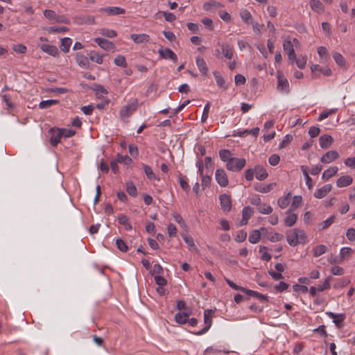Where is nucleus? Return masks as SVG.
<instances>
[{"mask_svg": "<svg viewBox=\"0 0 355 355\" xmlns=\"http://www.w3.org/2000/svg\"><path fill=\"white\" fill-rule=\"evenodd\" d=\"M286 240L291 246L308 242L307 236L304 230L298 228L291 230L286 232Z\"/></svg>", "mask_w": 355, "mask_h": 355, "instance_id": "f257e3e1", "label": "nucleus"}, {"mask_svg": "<svg viewBox=\"0 0 355 355\" xmlns=\"http://www.w3.org/2000/svg\"><path fill=\"white\" fill-rule=\"evenodd\" d=\"M300 46V42L297 38L288 37L283 41L284 51L288 54V60L294 62L295 60V48L298 49Z\"/></svg>", "mask_w": 355, "mask_h": 355, "instance_id": "f03ea898", "label": "nucleus"}, {"mask_svg": "<svg viewBox=\"0 0 355 355\" xmlns=\"http://www.w3.org/2000/svg\"><path fill=\"white\" fill-rule=\"evenodd\" d=\"M137 107V100L135 99L132 103L124 105L120 110L119 114L123 121L128 123L130 116L136 111Z\"/></svg>", "mask_w": 355, "mask_h": 355, "instance_id": "7ed1b4c3", "label": "nucleus"}, {"mask_svg": "<svg viewBox=\"0 0 355 355\" xmlns=\"http://www.w3.org/2000/svg\"><path fill=\"white\" fill-rule=\"evenodd\" d=\"M246 161L244 158L233 157L230 162L226 164V168L230 171H240L245 166Z\"/></svg>", "mask_w": 355, "mask_h": 355, "instance_id": "20e7f679", "label": "nucleus"}, {"mask_svg": "<svg viewBox=\"0 0 355 355\" xmlns=\"http://www.w3.org/2000/svg\"><path fill=\"white\" fill-rule=\"evenodd\" d=\"M214 311L211 309H206L204 311V322H205V327L197 331L194 332L193 334L197 336H200L206 332L208 331V330L210 329L211 324H212V317H213Z\"/></svg>", "mask_w": 355, "mask_h": 355, "instance_id": "39448f33", "label": "nucleus"}, {"mask_svg": "<svg viewBox=\"0 0 355 355\" xmlns=\"http://www.w3.org/2000/svg\"><path fill=\"white\" fill-rule=\"evenodd\" d=\"M215 179L221 187H226L229 184L227 174L223 168H217L216 170Z\"/></svg>", "mask_w": 355, "mask_h": 355, "instance_id": "423d86ee", "label": "nucleus"}, {"mask_svg": "<svg viewBox=\"0 0 355 355\" xmlns=\"http://www.w3.org/2000/svg\"><path fill=\"white\" fill-rule=\"evenodd\" d=\"M326 314L333 320L334 323L338 328L343 327V322L346 318L344 313L337 314L332 312H327Z\"/></svg>", "mask_w": 355, "mask_h": 355, "instance_id": "0eeeda50", "label": "nucleus"}, {"mask_svg": "<svg viewBox=\"0 0 355 355\" xmlns=\"http://www.w3.org/2000/svg\"><path fill=\"white\" fill-rule=\"evenodd\" d=\"M158 53H159V57L163 59H170V60H173L174 62H178V57H177L176 54L170 49L161 48L158 51Z\"/></svg>", "mask_w": 355, "mask_h": 355, "instance_id": "6e6552de", "label": "nucleus"}, {"mask_svg": "<svg viewBox=\"0 0 355 355\" xmlns=\"http://www.w3.org/2000/svg\"><path fill=\"white\" fill-rule=\"evenodd\" d=\"M219 200L221 209L224 211H230L232 208V200L230 196L224 193L219 196Z\"/></svg>", "mask_w": 355, "mask_h": 355, "instance_id": "1a4fd4ad", "label": "nucleus"}, {"mask_svg": "<svg viewBox=\"0 0 355 355\" xmlns=\"http://www.w3.org/2000/svg\"><path fill=\"white\" fill-rule=\"evenodd\" d=\"M338 157L339 154L336 150H330L322 156L320 161L324 164H329L337 159Z\"/></svg>", "mask_w": 355, "mask_h": 355, "instance_id": "9d476101", "label": "nucleus"}, {"mask_svg": "<svg viewBox=\"0 0 355 355\" xmlns=\"http://www.w3.org/2000/svg\"><path fill=\"white\" fill-rule=\"evenodd\" d=\"M223 56L226 59L231 60L234 55V47L232 45L227 43L223 42L220 44Z\"/></svg>", "mask_w": 355, "mask_h": 355, "instance_id": "9b49d317", "label": "nucleus"}, {"mask_svg": "<svg viewBox=\"0 0 355 355\" xmlns=\"http://www.w3.org/2000/svg\"><path fill=\"white\" fill-rule=\"evenodd\" d=\"M94 42L103 49L105 51L113 50L115 48L114 44L105 39L101 37L94 38Z\"/></svg>", "mask_w": 355, "mask_h": 355, "instance_id": "f8f14e48", "label": "nucleus"}, {"mask_svg": "<svg viewBox=\"0 0 355 355\" xmlns=\"http://www.w3.org/2000/svg\"><path fill=\"white\" fill-rule=\"evenodd\" d=\"M311 71L315 75L319 76L320 73L326 76H329L331 74V70L328 67H322L318 64H313L311 67Z\"/></svg>", "mask_w": 355, "mask_h": 355, "instance_id": "ddd939ff", "label": "nucleus"}, {"mask_svg": "<svg viewBox=\"0 0 355 355\" xmlns=\"http://www.w3.org/2000/svg\"><path fill=\"white\" fill-rule=\"evenodd\" d=\"M50 142L53 146H57L60 141L62 137V133H60V129H51L50 130Z\"/></svg>", "mask_w": 355, "mask_h": 355, "instance_id": "4468645a", "label": "nucleus"}, {"mask_svg": "<svg viewBox=\"0 0 355 355\" xmlns=\"http://www.w3.org/2000/svg\"><path fill=\"white\" fill-rule=\"evenodd\" d=\"M354 250L349 247L342 248L340 250L338 263H342L346 260H349L352 257Z\"/></svg>", "mask_w": 355, "mask_h": 355, "instance_id": "2eb2a0df", "label": "nucleus"}, {"mask_svg": "<svg viewBox=\"0 0 355 355\" xmlns=\"http://www.w3.org/2000/svg\"><path fill=\"white\" fill-rule=\"evenodd\" d=\"M331 184H325L320 189H318L314 192V197L318 199H321L325 197L331 190Z\"/></svg>", "mask_w": 355, "mask_h": 355, "instance_id": "dca6fc26", "label": "nucleus"}, {"mask_svg": "<svg viewBox=\"0 0 355 355\" xmlns=\"http://www.w3.org/2000/svg\"><path fill=\"white\" fill-rule=\"evenodd\" d=\"M202 7L206 12H211L216 9L224 7V5L219 1L211 0L205 2Z\"/></svg>", "mask_w": 355, "mask_h": 355, "instance_id": "f3484780", "label": "nucleus"}, {"mask_svg": "<svg viewBox=\"0 0 355 355\" xmlns=\"http://www.w3.org/2000/svg\"><path fill=\"white\" fill-rule=\"evenodd\" d=\"M76 61L82 68L88 69L89 67V59L83 54L77 53L76 56Z\"/></svg>", "mask_w": 355, "mask_h": 355, "instance_id": "a211bd4d", "label": "nucleus"}, {"mask_svg": "<svg viewBox=\"0 0 355 355\" xmlns=\"http://www.w3.org/2000/svg\"><path fill=\"white\" fill-rule=\"evenodd\" d=\"M253 214V210L250 207H245L242 211V219L240 221V225H245L248 220L251 218Z\"/></svg>", "mask_w": 355, "mask_h": 355, "instance_id": "6ab92c4d", "label": "nucleus"}, {"mask_svg": "<svg viewBox=\"0 0 355 355\" xmlns=\"http://www.w3.org/2000/svg\"><path fill=\"white\" fill-rule=\"evenodd\" d=\"M297 220V215L293 213L291 210L286 212V216L284 218V224L287 227L293 226Z\"/></svg>", "mask_w": 355, "mask_h": 355, "instance_id": "aec40b11", "label": "nucleus"}, {"mask_svg": "<svg viewBox=\"0 0 355 355\" xmlns=\"http://www.w3.org/2000/svg\"><path fill=\"white\" fill-rule=\"evenodd\" d=\"M40 49L43 52L53 57L57 56L59 53L58 49L55 46L51 44H42Z\"/></svg>", "mask_w": 355, "mask_h": 355, "instance_id": "412c9836", "label": "nucleus"}, {"mask_svg": "<svg viewBox=\"0 0 355 355\" xmlns=\"http://www.w3.org/2000/svg\"><path fill=\"white\" fill-rule=\"evenodd\" d=\"M353 182V179L350 175H343L340 177L336 181V186L339 188L349 186Z\"/></svg>", "mask_w": 355, "mask_h": 355, "instance_id": "4be33fe9", "label": "nucleus"}, {"mask_svg": "<svg viewBox=\"0 0 355 355\" xmlns=\"http://www.w3.org/2000/svg\"><path fill=\"white\" fill-rule=\"evenodd\" d=\"M277 89L284 93H288L289 92L288 81L284 78L281 75H278Z\"/></svg>", "mask_w": 355, "mask_h": 355, "instance_id": "5701e85b", "label": "nucleus"}, {"mask_svg": "<svg viewBox=\"0 0 355 355\" xmlns=\"http://www.w3.org/2000/svg\"><path fill=\"white\" fill-rule=\"evenodd\" d=\"M276 186V183H270L268 184L258 183L254 186V189L261 193H268L270 191L275 187Z\"/></svg>", "mask_w": 355, "mask_h": 355, "instance_id": "b1692460", "label": "nucleus"}, {"mask_svg": "<svg viewBox=\"0 0 355 355\" xmlns=\"http://www.w3.org/2000/svg\"><path fill=\"white\" fill-rule=\"evenodd\" d=\"M265 229L261 227L260 230H252L249 235L248 241L250 243L255 244L259 242L261 239V231H263Z\"/></svg>", "mask_w": 355, "mask_h": 355, "instance_id": "393cba45", "label": "nucleus"}, {"mask_svg": "<svg viewBox=\"0 0 355 355\" xmlns=\"http://www.w3.org/2000/svg\"><path fill=\"white\" fill-rule=\"evenodd\" d=\"M196 64L198 68V70L200 71L201 74L202 76H206L208 73L209 69H208V67H207L205 60L201 57H198L196 58Z\"/></svg>", "mask_w": 355, "mask_h": 355, "instance_id": "a878e982", "label": "nucleus"}, {"mask_svg": "<svg viewBox=\"0 0 355 355\" xmlns=\"http://www.w3.org/2000/svg\"><path fill=\"white\" fill-rule=\"evenodd\" d=\"M75 22L78 24H94L95 18L92 15H84L75 19Z\"/></svg>", "mask_w": 355, "mask_h": 355, "instance_id": "bb28decb", "label": "nucleus"}, {"mask_svg": "<svg viewBox=\"0 0 355 355\" xmlns=\"http://www.w3.org/2000/svg\"><path fill=\"white\" fill-rule=\"evenodd\" d=\"M333 143V138L331 136L328 135H322L319 139L320 146L322 148H329Z\"/></svg>", "mask_w": 355, "mask_h": 355, "instance_id": "cd10ccee", "label": "nucleus"}, {"mask_svg": "<svg viewBox=\"0 0 355 355\" xmlns=\"http://www.w3.org/2000/svg\"><path fill=\"white\" fill-rule=\"evenodd\" d=\"M130 38L137 44L147 43L149 42L150 37L148 35L145 33L141 34H132Z\"/></svg>", "mask_w": 355, "mask_h": 355, "instance_id": "c85d7f7f", "label": "nucleus"}, {"mask_svg": "<svg viewBox=\"0 0 355 355\" xmlns=\"http://www.w3.org/2000/svg\"><path fill=\"white\" fill-rule=\"evenodd\" d=\"M254 173L256 178L259 180H263L268 176L266 168L261 166H256L254 167Z\"/></svg>", "mask_w": 355, "mask_h": 355, "instance_id": "c756f323", "label": "nucleus"}, {"mask_svg": "<svg viewBox=\"0 0 355 355\" xmlns=\"http://www.w3.org/2000/svg\"><path fill=\"white\" fill-rule=\"evenodd\" d=\"M338 171V168L337 166H331L328 169L325 170L322 175V178L324 180H327L331 177L334 176Z\"/></svg>", "mask_w": 355, "mask_h": 355, "instance_id": "7c9ffc66", "label": "nucleus"}, {"mask_svg": "<svg viewBox=\"0 0 355 355\" xmlns=\"http://www.w3.org/2000/svg\"><path fill=\"white\" fill-rule=\"evenodd\" d=\"M104 10L110 15H121L125 12V9L115 6L105 8Z\"/></svg>", "mask_w": 355, "mask_h": 355, "instance_id": "2f4dec72", "label": "nucleus"}, {"mask_svg": "<svg viewBox=\"0 0 355 355\" xmlns=\"http://www.w3.org/2000/svg\"><path fill=\"white\" fill-rule=\"evenodd\" d=\"M182 237L184 241L187 245V247L189 250H191V251H196L197 250V248L194 243V241L191 236H189L187 234H182Z\"/></svg>", "mask_w": 355, "mask_h": 355, "instance_id": "473e14b6", "label": "nucleus"}, {"mask_svg": "<svg viewBox=\"0 0 355 355\" xmlns=\"http://www.w3.org/2000/svg\"><path fill=\"white\" fill-rule=\"evenodd\" d=\"M291 194L288 193L286 196L280 198L278 200V205L281 209H286L290 204Z\"/></svg>", "mask_w": 355, "mask_h": 355, "instance_id": "72a5a7b5", "label": "nucleus"}, {"mask_svg": "<svg viewBox=\"0 0 355 355\" xmlns=\"http://www.w3.org/2000/svg\"><path fill=\"white\" fill-rule=\"evenodd\" d=\"M220 159L227 164L228 162L233 157L232 153L227 149H223L219 151Z\"/></svg>", "mask_w": 355, "mask_h": 355, "instance_id": "f704fd0d", "label": "nucleus"}, {"mask_svg": "<svg viewBox=\"0 0 355 355\" xmlns=\"http://www.w3.org/2000/svg\"><path fill=\"white\" fill-rule=\"evenodd\" d=\"M72 44V40L69 37H64L61 40V45L60 49L61 50L64 52L67 53L69 51L70 46Z\"/></svg>", "mask_w": 355, "mask_h": 355, "instance_id": "c9c22d12", "label": "nucleus"}, {"mask_svg": "<svg viewBox=\"0 0 355 355\" xmlns=\"http://www.w3.org/2000/svg\"><path fill=\"white\" fill-rule=\"evenodd\" d=\"M240 17L245 24H250V21H253L252 15L247 9L241 10Z\"/></svg>", "mask_w": 355, "mask_h": 355, "instance_id": "e433bc0d", "label": "nucleus"}, {"mask_svg": "<svg viewBox=\"0 0 355 355\" xmlns=\"http://www.w3.org/2000/svg\"><path fill=\"white\" fill-rule=\"evenodd\" d=\"M143 169H144V171L146 175L147 176V178L149 180H159V178H158L157 177V175L154 173V172L153 171V169L151 168L150 166H149L148 165L143 164Z\"/></svg>", "mask_w": 355, "mask_h": 355, "instance_id": "4c0bfd02", "label": "nucleus"}, {"mask_svg": "<svg viewBox=\"0 0 355 355\" xmlns=\"http://www.w3.org/2000/svg\"><path fill=\"white\" fill-rule=\"evenodd\" d=\"M333 58H334V61L336 62V63L340 67L343 68V67H345V64H346L345 59L344 58V57L340 53L335 52L333 54Z\"/></svg>", "mask_w": 355, "mask_h": 355, "instance_id": "58836bf2", "label": "nucleus"}, {"mask_svg": "<svg viewBox=\"0 0 355 355\" xmlns=\"http://www.w3.org/2000/svg\"><path fill=\"white\" fill-rule=\"evenodd\" d=\"M126 191L132 197H136L138 193L137 189L132 182H128L126 183Z\"/></svg>", "mask_w": 355, "mask_h": 355, "instance_id": "ea45409f", "label": "nucleus"}, {"mask_svg": "<svg viewBox=\"0 0 355 355\" xmlns=\"http://www.w3.org/2000/svg\"><path fill=\"white\" fill-rule=\"evenodd\" d=\"M298 68L302 69L306 65L307 58L306 55H299L298 58L295 56V60H294Z\"/></svg>", "mask_w": 355, "mask_h": 355, "instance_id": "a19ab883", "label": "nucleus"}, {"mask_svg": "<svg viewBox=\"0 0 355 355\" xmlns=\"http://www.w3.org/2000/svg\"><path fill=\"white\" fill-rule=\"evenodd\" d=\"M178 180L181 188L186 192H189L190 190V186L188 182V179L186 177H183L182 175L178 176Z\"/></svg>", "mask_w": 355, "mask_h": 355, "instance_id": "79ce46f5", "label": "nucleus"}, {"mask_svg": "<svg viewBox=\"0 0 355 355\" xmlns=\"http://www.w3.org/2000/svg\"><path fill=\"white\" fill-rule=\"evenodd\" d=\"M302 204V197L301 196H295L293 198L291 207L289 210H295L300 207Z\"/></svg>", "mask_w": 355, "mask_h": 355, "instance_id": "37998d69", "label": "nucleus"}, {"mask_svg": "<svg viewBox=\"0 0 355 355\" xmlns=\"http://www.w3.org/2000/svg\"><path fill=\"white\" fill-rule=\"evenodd\" d=\"M59 101L58 100L49 99L46 101H42L39 104V107L40 109H46L54 105L58 104Z\"/></svg>", "mask_w": 355, "mask_h": 355, "instance_id": "c03bdc74", "label": "nucleus"}, {"mask_svg": "<svg viewBox=\"0 0 355 355\" xmlns=\"http://www.w3.org/2000/svg\"><path fill=\"white\" fill-rule=\"evenodd\" d=\"M188 318L189 315L185 313H178L175 315V320L176 322L180 324H183L187 322Z\"/></svg>", "mask_w": 355, "mask_h": 355, "instance_id": "a18cd8bd", "label": "nucleus"}, {"mask_svg": "<svg viewBox=\"0 0 355 355\" xmlns=\"http://www.w3.org/2000/svg\"><path fill=\"white\" fill-rule=\"evenodd\" d=\"M310 6L313 10L320 12L324 10L322 3L319 0H310Z\"/></svg>", "mask_w": 355, "mask_h": 355, "instance_id": "49530a36", "label": "nucleus"}, {"mask_svg": "<svg viewBox=\"0 0 355 355\" xmlns=\"http://www.w3.org/2000/svg\"><path fill=\"white\" fill-rule=\"evenodd\" d=\"M327 248L324 245H317L313 250V256L315 257H320L322 254H324L327 252Z\"/></svg>", "mask_w": 355, "mask_h": 355, "instance_id": "de8ad7c7", "label": "nucleus"}, {"mask_svg": "<svg viewBox=\"0 0 355 355\" xmlns=\"http://www.w3.org/2000/svg\"><path fill=\"white\" fill-rule=\"evenodd\" d=\"M268 248L266 246L260 245L259 246V253L261 255V259L268 261L271 259V255L267 252Z\"/></svg>", "mask_w": 355, "mask_h": 355, "instance_id": "09e8293b", "label": "nucleus"}, {"mask_svg": "<svg viewBox=\"0 0 355 355\" xmlns=\"http://www.w3.org/2000/svg\"><path fill=\"white\" fill-rule=\"evenodd\" d=\"M89 60H92V62H94L97 64H101L103 62V55H100L98 53L92 52L89 54Z\"/></svg>", "mask_w": 355, "mask_h": 355, "instance_id": "8fccbe9b", "label": "nucleus"}, {"mask_svg": "<svg viewBox=\"0 0 355 355\" xmlns=\"http://www.w3.org/2000/svg\"><path fill=\"white\" fill-rule=\"evenodd\" d=\"M114 63L116 66L125 67L127 66V62L125 58L123 55H118L114 60Z\"/></svg>", "mask_w": 355, "mask_h": 355, "instance_id": "3c124183", "label": "nucleus"}, {"mask_svg": "<svg viewBox=\"0 0 355 355\" xmlns=\"http://www.w3.org/2000/svg\"><path fill=\"white\" fill-rule=\"evenodd\" d=\"M335 220V216H331L329 217L327 220L322 221L319 224V228L321 230H324L329 227Z\"/></svg>", "mask_w": 355, "mask_h": 355, "instance_id": "603ef678", "label": "nucleus"}, {"mask_svg": "<svg viewBox=\"0 0 355 355\" xmlns=\"http://www.w3.org/2000/svg\"><path fill=\"white\" fill-rule=\"evenodd\" d=\"M330 281H331V277H329L325 279V280L324 281V282L322 284H318V290L319 291V292H322L324 290L329 289L331 287Z\"/></svg>", "mask_w": 355, "mask_h": 355, "instance_id": "864d4df0", "label": "nucleus"}, {"mask_svg": "<svg viewBox=\"0 0 355 355\" xmlns=\"http://www.w3.org/2000/svg\"><path fill=\"white\" fill-rule=\"evenodd\" d=\"M258 211L261 214H269L272 211V208L270 205L267 204H262L259 205Z\"/></svg>", "mask_w": 355, "mask_h": 355, "instance_id": "5fc2aeb1", "label": "nucleus"}, {"mask_svg": "<svg viewBox=\"0 0 355 355\" xmlns=\"http://www.w3.org/2000/svg\"><path fill=\"white\" fill-rule=\"evenodd\" d=\"M12 49L15 52L21 53V54L26 53V52L27 51L26 46L22 44H14V45H12Z\"/></svg>", "mask_w": 355, "mask_h": 355, "instance_id": "6e6d98bb", "label": "nucleus"}, {"mask_svg": "<svg viewBox=\"0 0 355 355\" xmlns=\"http://www.w3.org/2000/svg\"><path fill=\"white\" fill-rule=\"evenodd\" d=\"M100 33L105 37L112 38L116 36V32L112 29L103 28L100 31Z\"/></svg>", "mask_w": 355, "mask_h": 355, "instance_id": "4d7b16f0", "label": "nucleus"}, {"mask_svg": "<svg viewBox=\"0 0 355 355\" xmlns=\"http://www.w3.org/2000/svg\"><path fill=\"white\" fill-rule=\"evenodd\" d=\"M116 160L119 163H124L126 165H129L132 162V159L128 155H121L119 154L117 155Z\"/></svg>", "mask_w": 355, "mask_h": 355, "instance_id": "13d9d810", "label": "nucleus"}, {"mask_svg": "<svg viewBox=\"0 0 355 355\" xmlns=\"http://www.w3.org/2000/svg\"><path fill=\"white\" fill-rule=\"evenodd\" d=\"M44 15L49 20L55 22L56 17H57L58 15L53 10H45L44 11Z\"/></svg>", "mask_w": 355, "mask_h": 355, "instance_id": "bf43d9fd", "label": "nucleus"}, {"mask_svg": "<svg viewBox=\"0 0 355 355\" xmlns=\"http://www.w3.org/2000/svg\"><path fill=\"white\" fill-rule=\"evenodd\" d=\"M167 233L169 237L173 238L177 235V227L173 223H169L167 227Z\"/></svg>", "mask_w": 355, "mask_h": 355, "instance_id": "052dcab7", "label": "nucleus"}, {"mask_svg": "<svg viewBox=\"0 0 355 355\" xmlns=\"http://www.w3.org/2000/svg\"><path fill=\"white\" fill-rule=\"evenodd\" d=\"M293 139V137L291 135H286L283 138L282 141L280 142L279 147V148H283L288 145Z\"/></svg>", "mask_w": 355, "mask_h": 355, "instance_id": "680f3d73", "label": "nucleus"}, {"mask_svg": "<svg viewBox=\"0 0 355 355\" xmlns=\"http://www.w3.org/2000/svg\"><path fill=\"white\" fill-rule=\"evenodd\" d=\"M213 73L217 85L220 87H222L225 83L223 78L218 71H214Z\"/></svg>", "mask_w": 355, "mask_h": 355, "instance_id": "e2e57ef3", "label": "nucleus"}, {"mask_svg": "<svg viewBox=\"0 0 355 355\" xmlns=\"http://www.w3.org/2000/svg\"><path fill=\"white\" fill-rule=\"evenodd\" d=\"M173 216L175 221L176 223H178L180 225L181 227H183V228L187 227L185 221L183 220L182 217L180 214L175 213V214H173Z\"/></svg>", "mask_w": 355, "mask_h": 355, "instance_id": "0e129e2a", "label": "nucleus"}, {"mask_svg": "<svg viewBox=\"0 0 355 355\" xmlns=\"http://www.w3.org/2000/svg\"><path fill=\"white\" fill-rule=\"evenodd\" d=\"M60 133H62V137L69 138L73 137L76 134V131L71 129H60Z\"/></svg>", "mask_w": 355, "mask_h": 355, "instance_id": "69168bd1", "label": "nucleus"}, {"mask_svg": "<svg viewBox=\"0 0 355 355\" xmlns=\"http://www.w3.org/2000/svg\"><path fill=\"white\" fill-rule=\"evenodd\" d=\"M202 177L201 184L203 187H209L211 182V178L207 175H200Z\"/></svg>", "mask_w": 355, "mask_h": 355, "instance_id": "338daca9", "label": "nucleus"}, {"mask_svg": "<svg viewBox=\"0 0 355 355\" xmlns=\"http://www.w3.org/2000/svg\"><path fill=\"white\" fill-rule=\"evenodd\" d=\"M346 236L349 241H355V229L352 227L347 229Z\"/></svg>", "mask_w": 355, "mask_h": 355, "instance_id": "774afa93", "label": "nucleus"}]
</instances>
